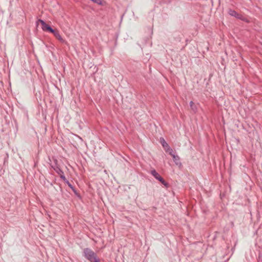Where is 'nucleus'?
Segmentation results:
<instances>
[{"mask_svg":"<svg viewBox=\"0 0 262 262\" xmlns=\"http://www.w3.org/2000/svg\"><path fill=\"white\" fill-rule=\"evenodd\" d=\"M39 23L41 24V29L43 31L49 33L52 32V31H53V29L51 27V26L47 24L43 20L41 19H38L36 22L37 26L38 25Z\"/></svg>","mask_w":262,"mask_h":262,"instance_id":"3","label":"nucleus"},{"mask_svg":"<svg viewBox=\"0 0 262 262\" xmlns=\"http://www.w3.org/2000/svg\"><path fill=\"white\" fill-rule=\"evenodd\" d=\"M51 33L53 34L54 37L58 39L60 42L62 43H64L67 45L68 42L63 39L61 36L60 35L59 31L57 29H53V31L52 32H50Z\"/></svg>","mask_w":262,"mask_h":262,"instance_id":"4","label":"nucleus"},{"mask_svg":"<svg viewBox=\"0 0 262 262\" xmlns=\"http://www.w3.org/2000/svg\"><path fill=\"white\" fill-rule=\"evenodd\" d=\"M166 152H168L172 157V155H175V154L173 153V151L171 148H168V150L166 151Z\"/></svg>","mask_w":262,"mask_h":262,"instance_id":"15","label":"nucleus"},{"mask_svg":"<svg viewBox=\"0 0 262 262\" xmlns=\"http://www.w3.org/2000/svg\"><path fill=\"white\" fill-rule=\"evenodd\" d=\"M190 106L191 108L195 112L196 111V107L194 105L193 102L192 101L190 102Z\"/></svg>","mask_w":262,"mask_h":262,"instance_id":"13","label":"nucleus"},{"mask_svg":"<svg viewBox=\"0 0 262 262\" xmlns=\"http://www.w3.org/2000/svg\"><path fill=\"white\" fill-rule=\"evenodd\" d=\"M228 13L230 15L233 16L236 18H237V17H238L239 13H238L236 11H235V10H234L233 9H229L228 10Z\"/></svg>","mask_w":262,"mask_h":262,"instance_id":"7","label":"nucleus"},{"mask_svg":"<svg viewBox=\"0 0 262 262\" xmlns=\"http://www.w3.org/2000/svg\"><path fill=\"white\" fill-rule=\"evenodd\" d=\"M159 141H160V143L162 145L164 149H165L166 152V151H167V150H168V148H171L163 137H161L160 138Z\"/></svg>","mask_w":262,"mask_h":262,"instance_id":"6","label":"nucleus"},{"mask_svg":"<svg viewBox=\"0 0 262 262\" xmlns=\"http://www.w3.org/2000/svg\"><path fill=\"white\" fill-rule=\"evenodd\" d=\"M166 152H168L172 157V155H175V154L173 153V151L171 148H168V150L166 151Z\"/></svg>","mask_w":262,"mask_h":262,"instance_id":"14","label":"nucleus"},{"mask_svg":"<svg viewBox=\"0 0 262 262\" xmlns=\"http://www.w3.org/2000/svg\"><path fill=\"white\" fill-rule=\"evenodd\" d=\"M237 19H239L247 23H249L250 22L249 20L247 18L244 17V16L239 14L238 15V17H237Z\"/></svg>","mask_w":262,"mask_h":262,"instance_id":"11","label":"nucleus"},{"mask_svg":"<svg viewBox=\"0 0 262 262\" xmlns=\"http://www.w3.org/2000/svg\"><path fill=\"white\" fill-rule=\"evenodd\" d=\"M93 3L100 6H104L106 4V2L102 0H94Z\"/></svg>","mask_w":262,"mask_h":262,"instance_id":"12","label":"nucleus"},{"mask_svg":"<svg viewBox=\"0 0 262 262\" xmlns=\"http://www.w3.org/2000/svg\"><path fill=\"white\" fill-rule=\"evenodd\" d=\"M158 180L166 188H168L169 187V183L166 182L162 177H161Z\"/></svg>","mask_w":262,"mask_h":262,"instance_id":"10","label":"nucleus"},{"mask_svg":"<svg viewBox=\"0 0 262 262\" xmlns=\"http://www.w3.org/2000/svg\"><path fill=\"white\" fill-rule=\"evenodd\" d=\"M150 173L157 180L161 177L155 169L151 170Z\"/></svg>","mask_w":262,"mask_h":262,"instance_id":"9","label":"nucleus"},{"mask_svg":"<svg viewBox=\"0 0 262 262\" xmlns=\"http://www.w3.org/2000/svg\"><path fill=\"white\" fill-rule=\"evenodd\" d=\"M58 161L57 159H54V164L51 165L52 168L54 169V170L57 172L60 176V178L63 181L66 180V178L64 175L63 171L59 167V165L57 164Z\"/></svg>","mask_w":262,"mask_h":262,"instance_id":"2","label":"nucleus"},{"mask_svg":"<svg viewBox=\"0 0 262 262\" xmlns=\"http://www.w3.org/2000/svg\"><path fill=\"white\" fill-rule=\"evenodd\" d=\"M64 182L67 184V185L69 186V187L72 190L74 194L79 198L81 199V195L79 192L77 191L75 188L69 182V181L66 179V181Z\"/></svg>","mask_w":262,"mask_h":262,"instance_id":"5","label":"nucleus"},{"mask_svg":"<svg viewBox=\"0 0 262 262\" xmlns=\"http://www.w3.org/2000/svg\"><path fill=\"white\" fill-rule=\"evenodd\" d=\"M172 159L173 160V161L174 162L175 164L177 165H181V163L180 162V157L177 155H172Z\"/></svg>","mask_w":262,"mask_h":262,"instance_id":"8","label":"nucleus"},{"mask_svg":"<svg viewBox=\"0 0 262 262\" xmlns=\"http://www.w3.org/2000/svg\"><path fill=\"white\" fill-rule=\"evenodd\" d=\"M82 255L90 262H100V259L97 254L90 248H84L83 249Z\"/></svg>","mask_w":262,"mask_h":262,"instance_id":"1","label":"nucleus"}]
</instances>
